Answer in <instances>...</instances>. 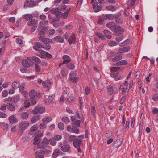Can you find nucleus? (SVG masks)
I'll return each instance as SVG.
<instances>
[{
  "label": "nucleus",
  "mask_w": 158,
  "mask_h": 158,
  "mask_svg": "<svg viewBox=\"0 0 158 158\" xmlns=\"http://www.w3.org/2000/svg\"><path fill=\"white\" fill-rule=\"evenodd\" d=\"M58 128L59 129L62 131L64 130V126L63 123L62 122H60L58 123Z\"/></svg>",
  "instance_id": "nucleus-57"
},
{
  "label": "nucleus",
  "mask_w": 158,
  "mask_h": 158,
  "mask_svg": "<svg viewBox=\"0 0 158 158\" xmlns=\"http://www.w3.org/2000/svg\"><path fill=\"white\" fill-rule=\"evenodd\" d=\"M25 83H22L20 85L19 87V90L20 92L23 91L24 90L25 87Z\"/></svg>",
  "instance_id": "nucleus-53"
},
{
  "label": "nucleus",
  "mask_w": 158,
  "mask_h": 158,
  "mask_svg": "<svg viewBox=\"0 0 158 158\" xmlns=\"http://www.w3.org/2000/svg\"><path fill=\"white\" fill-rule=\"evenodd\" d=\"M80 118L79 116V114H76V117L74 116H71V120L73 124L76 125L78 127H80V121L79 120Z\"/></svg>",
  "instance_id": "nucleus-4"
},
{
  "label": "nucleus",
  "mask_w": 158,
  "mask_h": 158,
  "mask_svg": "<svg viewBox=\"0 0 158 158\" xmlns=\"http://www.w3.org/2000/svg\"><path fill=\"white\" fill-rule=\"evenodd\" d=\"M22 17L27 21L32 19L33 18V15L30 14H25L22 16Z\"/></svg>",
  "instance_id": "nucleus-22"
},
{
  "label": "nucleus",
  "mask_w": 158,
  "mask_h": 158,
  "mask_svg": "<svg viewBox=\"0 0 158 158\" xmlns=\"http://www.w3.org/2000/svg\"><path fill=\"white\" fill-rule=\"evenodd\" d=\"M38 129V127L36 125H35L32 126L30 129L31 132H34Z\"/></svg>",
  "instance_id": "nucleus-59"
},
{
  "label": "nucleus",
  "mask_w": 158,
  "mask_h": 158,
  "mask_svg": "<svg viewBox=\"0 0 158 158\" xmlns=\"http://www.w3.org/2000/svg\"><path fill=\"white\" fill-rule=\"evenodd\" d=\"M39 40L41 41H42L44 44H48L50 41V39L46 38L45 36L43 35H40L39 37Z\"/></svg>",
  "instance_id": "nucleus-14"
},
{
  "label": "nucleus",
  "mask_w": 158,
  "mask_h": 158,
  "mask_svg": "<svg viewBox=\"0 0 158 158\" xmlns=\"http://www.w3.org/2000/svg\"><path fill=\"white\" fill-rule=\"evenodd\" d=\"M35 66L36 72H40L41 71V69L40 66L37 64H35Z\"/></svg>",
  "instance_id": "nucleus-64"
},
{
  "label": "nucleus",
  "mask_w": 158,
  "mask_h": 158,
  "mask_svg": "<svg viewBox=\"0 0 158 158\" xmlns=\"http://www.w3.org/2000/svg\"><path fill=\"white\" fill-rule=\"evenodd\" d=\"M59 153V150H56L53 152L52 154V158H56Z\"/></svg>",
  "instance_id": "nucleus-45"
},
{
  "label": "nucleus",
  "mask_w": 158,
  "mask_h": 158,
  "mask_svg": "<svg viewBox=\"0 0 158 158\" xmlns=\"http://www.w3.org/2000/svg\"><path fill=\"white\" fill-rule=\"evenodd\" d=\"M45 111V107L35 106L33 110V113L35 114H42Z\"/></svg>",
  "instance_id": "nucleus-7"
},
{
  "label": "nucleus",
  "mask_w": 158,
  "mask_h": 158,
  "mask_svg": "<svg viewBox=\"0 0 158 158\" xmlns=\"http://www.w3.org/2000/svg\"><path fill=\"white\" fill-rule=\"evenodd\" d=\"M62 58L64 60L63 62V64H67L70 61L71 59L67 55H64Z\"/></svg>",
  "instance_id": "nucleus-16"
},
{
  "label": "nucleus",
  "mask_w": 158,
  "mask_h": 158,
  "mask_svg": "<svg viewBox=\"0 0 158 158\" xmlns=\"http://www.w3.org/2000/svg\"><path fill=\"white\" fill-rule=\"evenodd\" d=\"M60 10L58 8H52L50 10V12L52 14H54L55 15L59 13L60 12Z\"/></svg>",
  "instance_id": "nucleus-36"
},
{
  "label": "nucleus",
  "mask_w": 158,
  "mask_h": 158,
  "mask_svg": "<svg viewBox=\"0 0 158 158\" xmlns=\"http://www.w3.org/2000/svg\"><path fill=\"white\" fill-rule=\"evenodd\" d=\"M12 100L13 102L14 103H16L19 101L23 102V99H20V96L19 95H16L13 96L12 97Z\"/></svg>",
  "instance_id": "nucleus-12"
},
{
  "label": "nucleus",
  "mask_w": 158,
  "mask_h": 158,
  "mask_svg": "<svg viewBox=\"0 0 158 158\" xmlns=\"http://www.w3.org/2000/svg\"><path fill=\"white\" fill-rule=\"evenodd\" d=\"M72 73H71L69 75V79L70 81L73 83H77L79 78L76 77H73L72 76Z\"/></svg>",
  "instance_id": "nucleus-15"
},
{
  "label": "nucleus",
  "mask_w": 158,
  "mask_h": 158,
  "mask_svg": "<svg viewBox=\"0 0 158 158\" xmlns=\"http://www.w3.org/2000/svg\"><path fill=\"white\" fill-rule=\"evenodd\" d=\"M104 17L103 16L99 17L98 22V23L100 25L104 23Z\"/></svg>",
  "instance_id": "nucleus-49"
},
{
  "label": "nucleus",
  "mask_w": 158,
  "mask_h": 158,
  "mask_svg": "<svg viewBox=\"0 0 158 158\" xmlns=\"http://www.w3.org/2000/svg\"><path fill=\"white\" fill-rule=\"evenodd\" d=\"M94 9V11L95 12H98L101 10L102 7L100 6H97L95 8H93Z\"/></svg>",
  "instance_id": "nucleus-55"
},
{
  "label": "nucleus",
  "mask_w": 158,
  "mask_h": 158,
  "mask_svg": "<svg viewBox=\"0 0 158 158\" xmlns=\"http://www.w3.org/2000/svg\"><path fill=\"white\" fill-rule=\"evenodd\" d=\"M49 144V140L46 138L44 139L39 144V148H44L45 146Z\"/></svg>",
  "instance_id": "nucleus-10"
},
{
  "label": "nucleus",
  "mask_w": 158,
  "mask_h": 158,
  "mask_svg": "<svg viewBox=\"0 0 158 158\" xmlns=\"http://www.w3.org/2000/svg\"><path fill=\"white\" fill-rule=\"evenodd\" d=\"M96 35L100 39L102 40H104L105 39L104 36L101 33L97 32L96 33Z\"/></svg>",
  "instance_id": "nucleus-43"
},
{
  "label": "nucleus",
  "mask_w": 158,
  "mask_h": 158,
  "mask_svg": "<svg viewBox=\"0 0 158 158\" xmlns=\"http://www.w3.org/2000/svg\"><path fill=\"white\" fill-rule=\"evenodd\" d=\"M72 132L77 134L79 133V129L75 126H73L72 127Z\"/></svg>",
  "instance_id": "nucleus-52"
},
{
  "label": "nucleus",
  "mask_w": 158,
  "mask_h": 158,
  "mask_svg": "<svg viewBox=\"0 0 158 158\" xmlns=\"http://www.w3.org/2000/svg\"><path fill=\"white\" fill-rule=\"evenodd\" d=\"M20 85V83L19 81H14L12 84L11 86L12 88L15 89L18 88Z\"/></svg>",
  "instance_id": "nucleus-29"
},
{
  "label": "nucleus",
  "mask_w": 158,
  "mask_h": 158,
  "mask_svg": "<svg viewBox=\"0 0 158 158\" xmlns=\"http://www.w3.org/2000/svg\"><path fill=\"white\" fill-rule=\"evenodd\" d=\"M121 33H119L118 35H116L117 36L115 38V40L117 42H120L121 41L123 38V35Z\"/></svg>",
  "instance_id": "nucleus-26"
},
{
  "label": "nucleus",
  "mask_w": 158,
  "mask_h": 158,
  "mask_svg": "<svg viewBox=\"0 0 158 158\" xmlns=\"http://www.w3.org/2000/svg\"><path fill=\"white\" fill-rule=\"evenodd\" d=\"M114 15L113 14H107L106 15V18L109 20L113 19L114 18H115Z\"/></svg>",
  "instance_id": "nucleus-47"
},
{
  "label": "nucleus",
  "mask_w": 158,
  "mask_h": 158,
  "mask_svg": "<svg viewBox=\"0 0 158 158\" xmlns=\"http://www.w3.org/2000/svg\"><path fill=\"white\" fill-rule=\"evenodd\" d=\"M35 158H44V156L42 154V151H38L35 153Z\"/></svg>",
  "instance_id": "nucleus-30"
},
{
  "label": "nucleus",
  "mask_w": 158,
  "mask_h": 158,
  "mask_svg": "<svg viewBox=\"0 0 158 158\" xmlns=\"http://www.w3.org/2000/svg\"><path fill=\"white\" fill-rule=\"evenodd\" d=\"M36 4V2L34 0H26L24 3V7L25 8L33 7L35 6Z\"/></svg>",
  "instance_id": "nucleus-5"
},
{
  "label": "nucleus",
  "mask_w": 158,
  "mask_h": 158,
  "mask_svg": "<svg viewBox=\"0 0 158 158\" xmlns=\"http://www.w3.org/2000/svg\"><path fill=\"white\" fill-rule=\"evenodd\" d=\"M127 62L126 60H123L117 62L116 65H125L127 64Z\"/></svg>",
  "instance_id": "nucleus-41"
},
{
  "label": "nucleus",
  "mask_w": 158,
  "mask_h": 158,
  "mask_svg": "<svg viewBox=\"0 0 158 158\" xmlns=\"http://www.w3.org/2000/svg\"><path fill=\"white\" fill-rule=\"evenodd\" d=\"M39 52L40 55L39 56L42 58H44L45 57H47L49 58H51L52 57V56L50 54L44 50L40 49L39 50Z\"/></svg>",
  "instance_id": "nucleus-9"
},
{
  "label": "nucleus",
  "mask_w": 158,
  "mask_h": 158,
  "mask_svg": "<svg viewBox=\"0 0 158 158\" xmlns=\"http://www.w3.org/2000/svg\"><path fill=\"white\" fill-rule=\"evenodd\" d=\"M0 126H1L4 129H7L8 127V124L3 122L0 123Z\"/></svg>",
  "instance_id": "nucleus-42"
},
{
  "label": "nucleus",
  "mask_w": 158,
  "mask_h": 158,
  "mask_svg": "<svg viewBox=\"0 0 158 158\" xmlns=\"http://www.w3.org/2000/svg\"><path fill=\"white\" fill-rule=\"evenodd\" d=\"M70 146L69 144L64 145L61 147V150L67 152L70 149Z\"/></svg>",
  "instance_id": "nucleus-18"
},
{
  "label": "nucleus",
  "mask_w": 158,
  "mask_h": 158,
  "mask_svg": "<svg viewBox=\"0 0 158 158\" xmlns=\"http://www.w3.org/2000/svg\"><path fill=\"white\" fill-rule=\"evenodd\" d=\"M54 39L57 42L60 43H62L64 41V38L60 36H57L55 37Z\"/></svg>",
  "instance_id": "nucleus-31"
},
{
  "label": "nucleus",
  "mask_w": 158,
  "mask_h": 158,
  "mask_svg": "<svg viewBox=\"0 0 158 158\" xmlns=\"http://www.w3.org/2000/svg\"><path fill=\"white\" fill-rule=\"evenodd\" d=\"M76 136L74 135H70L69 136V137L68 139V140L69 142H72L73 140H74L76 139H75Z\"/></svg>",
  "instance_id": "nucleus-54"
},
{
  "label": "nucleus",
  "mask_w": 158,
  "mask_h": 158,
  "mask_svg": "<svg viewBox=\"0 0 158 158\" xmlns=\"http://www.w3.org/2000/svg\"><path fill=\"white\" fill-rule=\"evenodd\" d=\"M79 137L80 138L76 139L73 142V146L75 148L79 147L82 144V139L84 138V136L82 135Z\"/></svg>",
  "instance_id": "nucleus-6"
},
{
  "label": "nucleus",
  "mask_w": 158,
  "mask_h": 158,
  "mask_svg": "<svg viewBox=\"0 0 158 158\" xmlns=\"http://www.w3.org/2000/svg\"><path fill=\"white\" fill-rule=\"evenodd\" d=\"M51 150L49 149H45L42 152L43 153L45 154H48L50 153L51 152Z\"/></svg>",
  "instance_id": "nucleus-58"
},
{
  "label": "nucleus",
  "mask_w": 158,
  "mask_h": 158,
  "mask_svg": "<svg viewBox=\"0 0 158 158\" xmlns=\"http://www.w3.org/2000/svg\"><path fill=\"white\" fill-rule=\"evenodd\" d=\"M49 142L50 144L52 146H55L57 143L54 137L50 138L49 141Z\"/></svg>",
  "instance_id": "nucleus-33"
},
{
  "label": "nucleus",
  "mask_w": 158,
  "mask_h": 158,
  "mask_svg": "<svg viewBox=\"0 0 158 158\" xmlns=\"http://www.w3.org/2000/svg\"><path fill=\"white\" fill-rule=\"evenodd\" d=\"M30 98H35L37 94L36 92L34 90H32L29 93Z\"/></svg>",
  "instance_id": "nucleus-38"
},
{
  "label": "nucleus",
  "mask_w": 158,
  "mask_h": 158,
  "mask_svg": "<svg viewBox=\"0 0 158 158\" xmlns=\"http://www.w3.org/2000/svg\"><path fill=\"white\" fill-rule=\"evenodd\" d=\"M118 43L114 41H110L108 43V45L110 47H113L117 45Z\"/></svg>",
  "instance_id": "nucleus-46"
},
{
  "label": "nucleus",
  "mask_w": 158,
  "mask_h": 158,
  "mask_svg": "<svg viewBox=\"0 0 158 158\" xmlns=\"http://www.w3.org/2000/svg\"><path fill=\"white\" fill-rule=\"evenodd\" d=\"M40 119V116L37 115L33 116L31 119V121L32 123H35Z\"/></svg>",
  "instance_id": "nucleus-27"
},
{
  "label": "nucleus",
  "mask_w": 158,
  "mask_h": 158,
  "mask_svg": "<svg viewBox=\"0 0 158 158\" xmlns=\"http://www.w3.org/2000/svg\"><path fill=\"white\" fill-rule=\"evenodd\" d=\"M45 31V28H43L39 32V35H43L44 34Z\"/></svg>",
  "instance_id": "nucleus-62"
},
{
  "label": "nucleus",
  "mask_w": 158,
  "mask_h": 158,
  "mask_svg": "<svg viewBox=\"0 0 158 158\" xmlns=\"http://www.w3.org/2000/svg\"><path fill=\"white\" fill-rule=\"evenodd\" d=\"M123 86L122 85H121L120 86V89L122 87V94H123L127 92L129 90V89H128V87H123Z\"/></svg>",
  "instance_id": "nucleus-35"
},
{
  "label": "nucleus",
  "mask_w": 158,
  "mask_h": 158,
  "mask_svg": "<svg viewBox=\"0 0 158 158\" xmlns=\"http://www.w3.org/2000/svg\"><path fill=\"white\" fill-rule=\"evenodd\" d=\"M120 69V67H113L112 68L111 70L112 71L111 73V76L113 77H115L118 76V72Z\"/></svg>",
  "instance_id": "nucleus-8"
},
{
  "label": "nucleus",
  "mask_w": 158,
  "mask_h": 158,
  "mask_svg": "<svg viewBox=\"0 0 158 158\" xmlns=\"http://www.w3.org/2000/svg\"><path fill=\"white\" fill-rule=\"evenodd\" d=\"M106 9L109 11H114L116 10V7L113 5H110L107 6H106Z\"/></svg>",
  "instance_id": "nucleus-25"
},
{
  "label": "nucleus",
  "mask_w": 158,
  "mask_h": 158,
  "mask_svg": "<svg viewBox=\"0 0 158 158\" xmlns=\"http://www.w3.org/2000/svg\"><path fill=\"white\" fill-rule=\"evenodd\" d=\"M62 121L66 124H68L70 122L69 118L66 117H63L62 118Z\"/></svg>",
  "instance_id": "nucleus-44"
},
{
  "label": "nucleus",
  "mask_w": 158,
  "mask_h": 158,
  "mask_svg": "<svg viewBox=\"0 0 158 158\" xmlns=\"http://www.w3.org/2000/svg\"><path fill=\"white\" fill-rule=\"evenodd\" d=\"M9 120L11 123H14L18 122L17 119L14 115L10 116L9 118Z\"/></svg>",
  "instance_id": "nucleus-20"
},
{
  "label": "nucleus",
  "mask_w": 158,
  "mask_h": 158,
  "mask_svg": "<svg viewBox=\"0 0 158 158\" xmlns=\"http://www.w3.org/2000/svg\"><path fill=\"white\" fill-rule=\"evenodd\" d=\"M67 64V67L71 70H73L75 68V66L71 63H69Z\"/></svg>",
  "instance_id": "nucleus-50"
},
{
  "label": "nucleus",
  "mask_w": 158,
  "mask_h": 158,
  "mask_svg": "<svg viewBox=\"0 0 158 158\" xmlns=\"http://www.w3.org/2000/svg\"><path fill=\"white\" fill-rule=\"evenodd\" d=\"M115 21L117 24H121L123 21L122 19L120 18L118 15H116L115 16Z\"/></svg>",
  "instance_id": "nucleus-37"
},
{
  "label": "nucleus",
  "mask_w": 158,
  "mask_h": 158,
  "mask_svg": "<svg viewBox=\"0 0 158 158\" xmlns=\"http://www.w3.org/2000/svg\"><path fill=\"white\" fill-rule=\"evenodd\" d=\"M7 109L10 110L14 111L15 110V105L12 103H9L7 105Z\"/></svg>",
  "instance_id": "nucleus-24"
},
{
  "label": "nucleus",
  "mask_w": 158,
  "mask_h": 158,
  "mask_svg": "<svg viewBox=\"0 0 158 158\" xmlns=\"http://www.w3.org/2000/svg\"><path fill=\"white\" fill-rule=\"evenodd\" d=\"M107 27L109 28L112 31L114 32L115 35H118V33H123L124 31V29L121 28L119 25H116L114 22H110L107 23Z\"/></svg>",
  "instance_id": "nucleus-1"
},
{
  "label": "nucleus",
  "mask_w": 158,
  "mask_h": 158,
  "mask_svg": "<svg viewBox=\"0 0 158 158\" xmlns=\"http://www.w3.org/2000/svg\"><path fill=\"white\" fill-rule=\"evenodd\" d=\"M41 139L39 137H35L34 139L33 144L35 145H37V147L39 148V144L41 143Z\"/></svg>",
  "instance_id": "nucleus-17"
},
{
  "label": "nucleus",
  "mask_w": 158,
  "mask_h": 158,
  "mask_svg": "<svg viewBox=\"0 0 158 158\" xmlns=\"http://www.w3.org/2000/svg\"><path fill=\"white\" fill-rule=\"evenodd\" d=\"M29 116V113L28 112H23L20 114V117L23 119H26Z\"/></svg>",
  "instance_id": "nucleus-19"
},
{
  "label": "nucleus",
  "mask_w": 158,
  "mask_h": 158,
  "mask_svg": "<svg viewBox=\"0 0 158 158\" xmlns=\"http://www.w3.org/2000/svg\"><path fill=\"white\" fill-rule=\"evenodd\" d=\"M152 99L155 101H158V93H156L153 95Z\"/></svg>",
  "instance_id": "nucleus-56"
},
{
  "label": "nucleus",
  "mask_w": 158,
  "mask_h": 158,
  "mask_svg": "<svg viewBox=\"0 0 158 158\" xmlns=\"http://www.w3.org/2000/svg\"><path fill=\"white\" fill-rule=\"evenodd\" d=\"M130 49V47L129 46L119 48L118 50V52L119 54L125 53L129 51Z\"/></svg>",
  "instance_id": "nucleus-13"
},
{
  "label": "nucleus",
  "mask_w": 158,
  "mask_h": 158,
  "mask_svg": "<svg viewBox=\"0 0 158 158\" xmlns=\"http://www.w3.org/2000/svg\"><path fill=\"white\" fill-rule=\"evenodd\" d=\"M33 58H34V61L37 64H40L41 62L40 60L38 57L36 56H33Z\"/></svg>",
  "instance_id": "nucleus-63"
},
{
  "label": "nucleus",
  "mask_w": 158,
  "mask_h": 158,
  "mask_svg": "<svg viewBox=\"0 0 158 158\" xmlns=\"http://www.w3.org/2000/svg\"><path fill=\"white\" fill-rule=\"evenodd\" d=\"M123 141L120 139H117L114 143L113 144L114 148H118L122 144Z\"/></svg>",
  "instance_id": "nucleus-11"
},
{
  "label": "nucleus",
  "mask_w": 158,
  "mask_h": 158,
  "mask_svg": "<svg viewBox=\"0 0 158 158\" xmlns=\"http://www.w3.org/2000/svg\"><path fill=\"white\" fill-rule=\"evenodd\" d=\"M29 126V123L26 121H23L19 123V127L20 131L19 134L21 135L23 131L27 128Z\"/></svg>",
  "instance_id": "nucleus-2"
},
{
  "label": "nucleus",
  "mask_w": 158,
  "mask_h": 158,
  "mask_svg": "<svg viewBox=\"0 0 158 158\" xmlns=\"http://www.w3.org/2000/svg\"><path fill=\"white\" fill-rule=\"evenodd\" d=\"M103 32L106 38L109 39H111L112 37L111 32L108 30H105Z\"/></svg>",
  "instance_id": "nucleus-23"
},
{
  "label": "nucleus",
  "mask_w": 158,
  "mask_h": 158,
  "mask_svg": "<svg viewBox=\"0 0 158 158\" xmlns=\"http://www.w3.org/2000/svg\"><path fill=\"white\" fill-rule=\"evenodd\" d=\"M130 41V40L129 39H127L125 41L120 43L119 46L120 47L126 46L129 44Z\"/></svg>",
  "instance_id": "nucleus-34"
},
{
  "label": "nucleus",
  "mask_w": 158,
  "mask_h": 158,
  "mask_svg": "<svg viewBox=\"0 0 158 158\" xmlns=\"http://www.w3.org/2000/svg\"><path fill=\"white\" fill-rule=\"evenodd\" d=\"M122 59V57L121 55H119L114 57L112 59L113 62H117L121 60Z\"/></svg>",
  "instance_id": "nucleus-40"
},
{
  "label": "nucleus",
  "mask_w": 158,
  "mask_h": 158,
  "mask_svg": "<svg viewBox=\"0 0 158 158\" xmlns=\"http://www.w3.org/2000/svg\"><path fill=\"white\" fill-rule=\"evenodd\" d=\"M30 101L31 103L34 105H35L37 103V101L35 98H31Z\"/></svg>",
  "instance_id": "nucleus-61"
},
{
  "label": "nucleus",
  "mask_w": 158,
  "mask_h": 158,
  "mask_svg": "<svg viewBox=\"0 0 158 158\" xmlns=\"http://www.w3.org/2000/svg\"><path fill=\"white\" fill-rule=\"evenodd\" d=\"M24 106L26 108H27L30 106V103L29 101L27 100V99H25L24 103Z\"/></svg>",
  "instance_id": "nucleus-51"
},
{
  "label": "nucleus",
  "mask_w": 158,
  "mask_h": 158,
  "mask_svg": "<svg viewBox=\"0 0 158 158\" xmlns=\"http://www.w3.org/2000/svg\"><path fill=\"white\" fill-rule=\"evenodd\" d=\"M51 84V82L50 81L48 80H47L43 83V85L44 87H48L50 86Z\"/></svg>",
  "instance_id": "nucleus-39"
},
{
  "label": "nucleus",
  "mask_w": 158,
  "mask_h": 158,
  "mask_svg": "<svg viewBox=\"0 0 158 158\" xmlns=\"http://www.w3.org/2000/svg\"><path fill=\"white\" fill-rule=\"evenodd\" d=\"M76 41L75 35L72 34L70 36L69 39H68V41L69 44L74 43Z\"/></svg>",
  "instance_id": "nucleus-21"
},
{
  "label": "nucleus",
  "mask_w": 158,
  "mask_h": 158,
  "mask_svg": "<svg viewBox=\"0 0 158 158\" xmlns=\"http://www.w3.org/2000/svg\"><path fill=\"white\" fill-rule=\"evenodd\" d=\"M27 24L29 26H32L31 29V31L32 32H34L36 30L38 25V23L35 19H32L29 20L27 22Z\"/></svg>",
  "instance_id": "nucleus-3"
},
{
  "label": "nucleus",
  "mask_w": 158,
  "mask_h": 158,
  "mask_svg": "<svg viewBox=\"0 0 158 158\" xmlns=\"http://www.w3.org/2000/svg\"><path fill=\"white\" fill-rule=\"evenodd\" d=\"M107 89L108 91V93L110 94H112L113 93L114 91L113 87L111 86H108L107 87Z\"/></svg>",
  "instance_id": "nucleus-48"
},
{
  "label": "nucleus",
  "mask_w": 158,
  "mask_h": 158,
  "mask_svg": "<svg viewBox=\"0 0 158 158\" xmlns=\"http://www.w3.org/2000/svg\"><path fill=\"white\" fill-rule=\"evenodd\" d=\"M39 127L41 129H45L47 127V125L45 123H44L40 124Z\"/></svg>",
  "instance_id": "nucleus-60"
},
{
  "label": "nucleus",
  "mask_w": 158,
  "mask_h": 158,
  "mask_svg": "<svg viewBox=\"0 0 158 158\" xmlns=\"http://www.w3.org/2000/svg\"><path fill=\"white\" fill-rule=\"evenodd\" d=\"M23 65L26 67H28L30 66V63L28 60L26 59H23L22 60Z\"/></svg>",
  "instance_id": "nucleus-32"
},
{
  "label": "nucleus",
  "mask_w": 158,
  "mask_h": 158,
  "mask_svg": "<svg viewBox=\"0 0 158 158\" xmlns=\"http://www.w3.org/2000/svg\"><path fill=\"white\" fill-rule=\"evenodd\" d=\"M52 120V118L51 116H48L44 117L42 119V121L45 123H47Z\"/></svg>",
  "instance_id": "nucleus-28"
}]
</instances>
